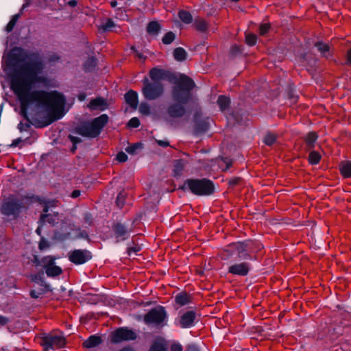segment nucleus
Segmentation results:
<instances>
[{
    "label": "nucleus",
    "mask_w": 351,
    "mask_h": 351,
    "mask_svg": "<svg viewBox=\"0 0 351 351\" xmlns=\"http://www.w3.org/2000/svg\"><path fill=\"white\" fill-rule=\"evenodd\" d=\"M37 55L27 53L21 48H15L10 54L11 60L15 63L24 62L20 71H16L12 76L10 88L20 102L21 114L27 119V109L32 104L42 106L51 110L53 120L62 117L66 104L64 96L57 92L45 90H32V86L38 82L37 74L43 69V64L37 60Z\"/></svg>",
    "instance_id": "f257e3e1"
},
{
    "label": "nucleus",
    "mask_w": 351,
    "mask_h": 351,
    "mask_svg": "<svg viewBox=\"0 0 351 351\" xmlns=\"http://www.w3.org/2000/svg\"><path fill=\"white\" fill-rule=\"evenodd\" d=\"M175 84L171 93L173 101L179 103L169 106L168 114L173 118L182 117L185 113L183 104H186L191 99V91L195 86L192 79L186 75H180L173 78Z\"/></svg>",
    "instance_id": "f03ea898"
},
{
    "label": "nucleus",
    "mask_w": 351,
    "mask_h": 351,
    "mask_svg": "<svg viewBox=\"0 0 351 351\" xmlns=\"http://www.w3.org/2000/svg\"><path fill=\"white\" fill-rule=\"evenodd\" d=\"M27 199V197H17L12 195L2 202L0 208L1 213L10 217V220L16 219L19 217L22 209L26 208L25 201Z\"/></svg>",
    "instance_id": "7ed1b4c3"
},
{
    "label": "nucleus",
    "mask_w": 351,
    "mask_h": 351,
    "mask_svg": "<svg viewBox=\"0 0 351 351\" xmlns=\"http://www.w3.org/2000/svg\"><path fill=\"white\" fill-rule=\"evenodd\" d=\"M108 121V117L104 114L91 121L84 122L76 128L77 134L89 138L97 137Z\"/></svg>",
    "instance_id": "20e7f679"
},
{
    "label": "nucleus",
    "mask_w": 351,
    "mask_h": 351,
    "mask_svg": "<svg viewBox=\"0 0 351 351\" xmlns=\"http://www.w3.org/2000/svg\"><path fill=\"white\" fill-rule=\"evenodd\" d=\"M253 246L254 243L252 241L232 243L224 249L223 256L233 259H247L250 258V254L253 252Z\"/></svg>",
    "instance_id": "39448f33"
},
{
    "label": "nucleus",
    "mask_w": 351,
    "mask_h": 351,
    "mask_svg": "<svg viewBox=\"0 0 351 351\" xmlns=\"http://www.w3.org/2000/svg\"><path fill=\"white\" fill-rule=\"evenodd\" d=\"M184 187L197 195H208L214 191L213 182L207 179H188L184 182Z\"/></svg>",
    "instance_id": "423d86ee"
},
{
    "label": "nucleus",
    "mask_w": 351,
    "mask_h": 351,
    "mask_svg": "<svg viewBox=\"0 0 351 351\" xmlns=\"http://www.w3.org/2000/svg\"><path fill=\"white\" fill-rule=\"evenodd\" d=\"M164 92V87L160 82H149L145 79L143 81L142 93L148 100H154L159 98Z\"/></svg>",
    "instance_id": "0eeeda50"
},
{
    "label": "nucleus",
    "mask_w": 351,
    "mask_h": 351,
    "mask_svg": "<svg viewBox=\"0 0 351 351\" xmlns=\"http://www.w3.org/2000/svg\"><path fill=\"white\" fill-rule=\"evenodd\" d=\"M167 318V312L163 306H159L149 311L143 317L147 325L163 326Z\"/></svg>",
    "instance_id": "6e6552de"
},
{
    "label": "nucleus",
    "mask_w": 351,
    "mask_h": 351,
    "mask_svg": "<svg viewBox=\"0 0 351 351\" xmlns=\"http://www.w3.org/2000/svg\"><path fill=\"white\" fill-rule=\"evenodd\" d=\"M136 338L137 335L133 330L121 327L111 333L110 341L112 343H119L123 341L135 340Z\"/></svg>",
    "instance_id": "1a4fd4ad"
},
{
    "label": "nucleus",
    "mask_w": 351,
    "mask_h": 351,
    "mask_svg": "<svg viewBox=\"0 0 351 351\" xmlns=\"http://www.w3.org/2000/svg\"><path fill=\"white\" fill-rule=\"evenodd\" d=\"M56 258L51 256H47L42 258V267L45 269L46 274L49 277L58 276L62 273V269L59 266L55 265Z\"/></svg>",
    "instance_id": "9d476101"
},
{
    "label": "nucleus",
    "mask_w": 351,
    "mask_h": 351,
    "mask_svg": "<svg viewBox=\"0 0 351 351\" xmlns=\"http://www.w3.org/2000/svg\"><path fill=\"white\" fill-rule=\"evenodd\" d=\"M68 257L75 265H82L91 259L92 254L87 250H75L69 252Z\"/></svg>",
    "instance_id": "9b49d317"
},
{
    "label": "nucleus",
    "mask_w": 351,
    "mask_h": 351,
    "mask_svg": "<svg viewBox=\"0 0 351 351\" xmlns=\"http://www.w3.org/2000/svg\"><path fill=\"white\" fill-rule=\"evenodd\" d=\"M43 341L47 349L60 348L65 344V339L60 335H47L43 338Z\"/></svg>",
    "instance_id": "f8f14e48"
},
{
    "label": "nucleus",
    "mask_w": 351,
    "mask_h": 351,
    "mask_svg": "<svg viewBox=\"0 0 351 351\" xmlns=\"http://www.w3.org/2000/svg\"><path fill=\"white\" fill-rule=\"evenodd\" d=\"M196 313L193 311H188L180 315L175 324L182 328H191L194 325Z\"/></svg>",
    "instance_id": "ddd939ff"
},
{
    "label": "nucleus",
    "mask_w": 351,
    "mask_h": 351,
    "mask_svg": "<svg viewBox=\"0 0 351 351\" xmlns=\"http://www.w3.org/2000/svg\"><path fill=\"white\" fill-rule=\"evenodd\" d=\"M250 269V265L246 262L235 263L228 267V273L236 276H247Z\"/></svg>",
    "instance_id": "4468645a"
},
{
    "label": "nucleus",
    "mask_w": 351,
    "mask_h": 351,
    "mask_svg": "<svg viewBox=\"0 0 351 351\" xmlns=\"http://www.w3.org/2000/svg\"><path fill=\"white\" fill-rule=\"evenodd\" d=\"M112 231L117 241L126 239L130 233V230L127 228L123 224L117 223L112 227Z\"/></svg>",
    "instance_id": "2eb2a0df"
},
{
    "label": "nucleus",
    "mask_w": 351,
    "mask_h": 351,
    "mask_svg": "<svg viewBox=\"0 0 351 351\" xmlns=\"http://www.w3.org/2000/svg\"><path fill=\"white\" fill-rule=\"evenodd\" d=\"M58 201H51L46 203L43 212L44 214H43L40 217V221L43 222L47 221L49 223H54L56 222L57 220V215L55 217L51 216L49 214H47V212L49 210V208L50 207H54L57 206Z\"/></svg>",
    "instance_id": "dca6fc26"
},
{
    "label": "nucleus",
    "mask_w": 351,
    "mask_h": 351,
    "mask_svg": "<svg viewBox=\"0 0 351 351\" xmlns=\"http://www.w3.org/2000/svg\"><path fill=\"white\" fill-rule=\"evenodd\" d=\"M88 108L91 110L104 111L108 108V104L105 99L102 97H97L90 100L88 105Z\"/></svg>",
    "instance_id": "f3484780"
},
{
    "label": "nucleus",
    "mask_w": 351,
    "mask_h": 351,
    "mask_svg": "<svg viewBox=\"0 0 351 351\" xmlns=\"http://www.w3.org/2000/svg\"><path fill=\"white\" fill-rule=\"evenodd\" d=\"M126 103L132 108L136 109L138 106V94L136 91L130 90L125 95Z\"/></svg>",
    "instance_id": "a211bd4d"
},
{
    "label": "nucleus",
    "mask_w": 351,
    "mask_h": 351,
    "mask_svg": "<svg viewBox=\"0 0 351 351\" xmlns=\"http://www.w3.org/2000/svg\"><path fill=\"white\" fill-rule=\"evenodd\" d=\"M101 343L99 336L91 335L83 342V346L86 348H92L99 346Z\"/></svg>",
    "instance_id": "6ab92c4d"
},
{
    "label": "nucleus",
    "mask_w": 351,
    "mask_h": 351,
    "mask_svg": "<svg viewBox=\"0 0 351 351\" xmlns=\"http://www.w3.org/2000/svg\"><path fill=\"white\" fill-rule=\"evenodd\" d=\"M149 351H167V344L163 338H158L151 346Z\"/></svg>",
    "instance_id": "aec40b11"
},
{
    "label": "nucleus",
    "mask_w": 351,
    "mask_h": 351,
    "mask_svg": "<svg viewBox=\"0 0 351 351\" xmlns=\"http://www.w3.org/2000/svg\"><path fill=\"white\" fill-rule=\"evenodd\" d=\"M165 72L162 69H152L149 71V77L152 82H160V80L164 79Z\"/></svg>",
    "instance_id": "412c9836"
},
{
    "label": "nucleus",
    "mask_w": 351,
    "mask_h": 351,
    "mask_svg": "<svg viewBox=\"0 0 351 351\" xmlns=\"http://www.w3.org/2000/svg\"><path fill=\"white\" fill-rule=\"evenodd\" d=\"M175 301L180 306H184L191 302V297L186 293H180L175 297Z\"/></svg>",
    "instance_id": "4be33fe9"
},
{
    "label": "nucleus",
    "mask_w": 351,
    "mask_h": 351,
    "mask_svg": "<svg viewBox=\"0 0 351 351\" xmlns=\"http://www.w3.org/2000/svg\"><path fill=\"white\" fill-rule=\"evenodd\" d=\"M160 30V25L156 21H152L148 23L147 32L152 35H157Z\"/></svg>",
    "instance_id": "5701e85b"
},
{
    "label": "nucleus",
    "mask_w": 351,
    "mask_h": 351,
    "mask_svg": "<svg viewBox=\"0 0 351 351\" xmlns=\"http://www.w3.org/2000/svg\"><path fill=\"white\" fill-rule=\"evenodd\" d=\"M315 45L323 56L328 57L330 56V47L328 45L322 42H317Z\"/></svg>",
    "instance_id": "b1692460"
},
{
    "label": "nucleus",
    "mask_w": 351,
    "mask_h": 351,
    "mask_svg": "<svg viewBox=\"0 0 351 351\" xmlns=\"http://www.w3.org/2000/svg\"><path fill=\"white\" fill-rule=\"evenodd\" d=\"M230 98L221 95L217 99V104L219 106L221 111L226 110L230 106Z\"/></svg>",
    "instance_id": "393cba45"
},
{
    "label": "nucleus",
    "mask_w": 351,
    "mask_h": 351,
    "mask_svg": "<svg viewBox=\"0 0 351 351\" xmlns=\"http://www.w3.org/2000/svg\"><path fill=\"white\" fill-rule=\"evenodd\" d=\"M340 172L344 178H351V162L341 165Z\"/></svg>",
    "instance_id": "a878e982"
},
{
    "label": "nucleus",
    "mask_w": 351,
    "mask_h": 351,
    "mask_svg": "<svg viewBox=\"0 0 351 351\" xmlns=\"http://www.w3.org/2000/svg\"><path fill=\"white\" fill-rule=\"evenodd\" d=\"M173 57L177 61H183L186 58V52L182 47L176 48L173 51Z\"/></svg>",
    "instance_id": "bb28decb"
},
{
    "label": "nucleus",
    "mask_w": 351,
    "mask_h": 351,
    "mask_svg": "<svg viewBox=\"0 0 351 351\" xmlns=\"http://www.w3.org/2000/svg\"><path fill=\"white\" fill-rule=\"evenodd\" d=\"M317 138L318 136L315 132H310L306 134L305 141L310 147H313L314 143L317 141Z\"/></svg>",
    "instance_id": "cd10ccee"
},
{
    "label": "nucleus",
    "mask_w": 351,
    "mask_h": 351,
    "mask_svg": "<svg viewBox=\"0 0 351 351\" xmlns=\"http://www.w3.org/2000/svg\"><path fill=\"white\" fill-rule=\"evenodd\" d=\"M178 16H179L180 20L184 23L189 24L192 22V20H193L192 16L187 11H184V10L180 11L178 13Z\"/></svg>",
    "instance_id": "c85d7f7f"
},
{
    "label": "nucleus",
    "mask_w": 351,
    "mask_h": 351,
    "mask_svg": "<svg viewBox=\"0 0 351 351\" xmlns=\"http://www.w3.org/2000/svg\"><path fill=\"white\" fill-rule=\"evenodd\" d=\"M320 159H321V156L318 152H317L315 151H313V152H310V154L308 155V161L311 165H316V164L319 163L320 161Z\"/></svg>",
    "instance_id": "c756f323"
},
{
    "label": "nucleus",
    "mask_w": 351,
    "mask_h": 351,
    "mask_svg": "<svg viewBox=\"0 0 351 351\" xmlns=\"http://www.w3.org/2000/svg\"><path fill=\"white\" fill-rule=\"evenodd\" d=\"M138 110L141 114L145 116H147L151 114L150 106L145 102H143L140 104Z\"/></svg>",
    "instance_id": "7c9ffc66"
},
{
    "label": "nucleus",
    "mask_w": 351,
    "mask_h": 351,
    "mask_svg": "<svg viewBox=\"0 0 351 351\" xmlns=\"http://www.w3.org/2000/svg\"><path fill=\"white\" fill-rule=\"evenodd\" d=\"M184 169V165L182 161L178 160L174 164L173 172L174 175L178 176H180Z\"/></svg>",
    "instance_id": "2f4dec72"
},
{
    "label": "nucleus",
    "mask_w": 351,
    "mask_h": 351,
    "mask_svg": "<svg viewBox=\"0 0 351 351\" xmlns=\"http://www.w3.org/2000/svg\"><path fill=\"white\" fill-rule=\"evenodd\" d=\"M276 141V136L272 133H268L264 137L263 142L265 145L271 146Z\"/></svg>",
    "instance_id": "473e14b6"
},
{
    "label": "nucleus",
    "mask_w": 351,
    "mask_h": 351,
    "mask_svg": "<svg viewBox=\"0 0 351 351\" xmlns=\"http://www.w3.org/2000/svg\"><path fill=\"white\" fill-rule=\"evenodd\" d=\"M19 14H15L14 15L11 20L9 21L8 25H6L5 30L8 32H10L14 29L17 21L19 20Z\"/></svg>",
    "instance_id": "72a5a7b5"
},
{
    "label": "nucleus",
    "mask_w": 351,
    "mask_h": 351,
    "mask_svg": "<svg viewBox=\"0 0 351 351\" xmlns=\"http://www.w3.org/2000/svg\"><path fill=\"white\" fill-rule=\"evenodd\" d=\"M175 39V34L172 32H167L162 38V43L165 45L171 43Z\"/></svg>",
    "instance_id": "f704fd0d"
},
{
    "label": "nucleus",
    "mask_w": 351,
    "mask_h": 351,
    "mask_svg": "<svg viewBox=\"0 0 351 351\" xmlns=\"http://www.w3.org/2000/svg\"><path fill=\"white\" fill-rule=\"evenodd\" d=\"M257 36L253 34H249L245 36V41L250 46H254L256 43Z\"/></svg>",
    "instance_id": "c9c22d12"
},
{
    "label": "nucleus",
    "mask_w": 351,
    "mask_h": 351,
    "mask_svg": "<svg viewBox=\"0 0 351 351\" xmlns=\"http://www.w3.org/2000/svg\"><path fill=\"white\" fill-rule=\"evenodd\" d=\"M195 27L197 30L204 32L207 29V23L204 20H199L195 22Z\"/></svg>",
    "instance_id": "e433bc0d"
},
{
    "label": "nucleus",
    "mask_w": 351,
    "mask_h": 351,
    "mask_svg": "<svg viewBox=\"0 0 351 351\" xmlns=\"http://www.w3.org/2000/svg\"><path fill=\"white\" fill-rule=\"evenodd\" d=\"M115 26L112 19H108L106 22L102 25L101 27L104 31H109Z\"/></svg>",
    "instance_id": "4c0bfd02"
},
{
    "label": "nucleus",
    "mask_w": 351,
    "mask_h": 351,
    "mask_svg": "<svg viewBox=\"0 0 351 351\" xmlns=\"http://www.w3.org/2000/svg\"><path fill=\"white\" fill-rule=\"evenodd\" d=\"M270 29V25L269 23L261 24L259 27V34L263 36L267 34Z\"/></svg>",
    "instance_id": "58836bf2"
},
{
    "label": "nucleus",
    "mask_w": 351,
    "mask_h": 351,
    "mask_svg": "<svg viewBox=\"0 0 351 351\" xmlns=\"http://www.w3.org/2000/svg\"><path fill=\"white\" fill-rule=\"evenodd\" d=\"M140 125V121L137 117L132 118L128 123V127L136 128H138Z\"/></svg>",
    "instance_id": "ea45409f"
},
{
    "label": "nucleus",
    "mask_w": 351,
    "mask_h": 351,
    "mask_svg": "<svg viewBox=\"0 0 351 351\" xmlns=\"http://www.w3.org/2000/svg\"><path fill=\"white\" fill-rule=\"evenodd\" d=\"M96 65V60L93 58H90L84 65V68L86 71H89L92 67H95Z\"/></svg>",
    "instance_id": "a19ab883"
},
{
    "label": "nucleus",
    "mask_w": 351,
    "mask_h": 351,
    "mask_svg": "<svg viewBox=\"0 0 351 351\" xmlns=\"http://www.w3.org/2000/svg\"><path fill=\"white\" fill-rule=\"evenodd\" d=\"M117 159L119 162H123L128 160V156L125 153L121 152L117 154Z\"/></svg>",
    "instance_id": "79ce46f5"
},
{
    "label": "nucleus",
    "mask_w": 351,
    "mask_h": 351,
    "mask_svg": "<svg viewBox=\"0 0 351 351\" xmlns=\"http://www.w3.org/2000/svg\"><path fill=\"white\" fill-rule=\"evenodd\" d=\"M208 123L204 121L202 123H197V130L198 132H204L208 129Z\"/></svg>",
    "instance_id": "37998d69"
},
{
    "label": "nucleus",
    "mask_w": 351,
    "mask_h": 351,
    "mask_svg": "<svg viewBox=\"0 0 351 351\" xmlns=\"http://www.w3.org/2000/svg\"><path fill=\"white\" fill-rule=\"evenodd\" d=\"M124 201V195L123 193H119L117 198V204L119 207L122 208Z\"/></svg>",
    "instance_id": "c03bdc74"
},
{
    "label": "nucleus",
    "mask_w": 351,
    "mask_h": 351,
    "mask_svg": "<svg viewBox=\"0 0 351 351\" xmlns=\"http://www.w3.org/2000/svg\"><path fill=\"white\" fill-rule=\"evenodd\" d=\"M49 247V244L47 241H46L44 239H41L40 243H39V249L40 250H43L46 248H48Z\"/></svg>",
    "instance_id": "a18cd8bd"
},
{
    "label": "nucleus",
    "mask_w": 351,
    "mask_h": 351,
    "mask_svg": "<svg viewBox=\"0 0 351 351\" xmlns=\"http://www.w3.org/2000/svg\"><path fill=\"white\" fill-rule=\"evenodd\" d=\"M125 10L122 8H119L115 10V17L121 19L124 15Z\"/></svg>",
    "instance_id": "49530a36"
},
{
    "label": "nucleus",
    "mask_w": 351,
    "mask_h": 351,
    "mask_svg": "<svg viewBox=\"0 0 351 351\" xmlns=\"http://www.w3.org/2000/svg\"><path fill=\"white\" fill-rule=\"evenodd\" d=\"M29 127H30V125H29V123H23L22 122H21V123L18 125V129H19L21 132H23V131L27 130Z\"/></svg>",
    "instance_id": "de8ad7c7"
},
{
    "label": "nucleus",
    "mask_w": 351,
    "mask_h": 351,
    "mask_svg": "<svg viewBox=\"0 0 351 351\" xmlns=\"http://www.w3.org/2000/svg\"><path fill=\"white\" fill-rule=\"evenodd\" d=\"M182 346L180 343H173L171 346V351H182Z\"/></svg>",
    "instance_id": "09e8293b"
},
{
    "label": "nucleus",
    "mask_w": 351,
    "mask_h": 351,
    "mask_svg": "<svg viewBox=\"0 0 351 351\" xmlns=\"http://www.w3.org/2000/svg\"><path fill=\"white\" fill-rule=\"evenodd\" d=\"M137 145H133L132 146H129L126 148V151L129 154H134L136 149H138Z\"/></svg>",
    "instance_id": "8fccbe9b"
},
{
    "label": "nucleus",
    "mask_w": 351,
    "mask_h": 351,
    "mask_svg": "<svg viewBox=\"0 0 351 351\" xmlns=\"http://www.w3.org/2000/svg\"><path fill=\"white\" fill-rule=\"evenodd\" d=\"M41 295L40 293L36 291L35 290H32L30 291V295L32 298H38Z\"/></svg>",
    "instance_id": "3c124183"
},
{
    "label": "nucleus",
    "mask_w": 351,
    "mask_h": 351,
    "mask_svg": "<svg viewBox=\"0 0 351 351\" xmlns=\"http://www.w3.org/2000/svg\"><path fill=\"white\" fill-rule=\"evenodd\" d=\"M69 138L71 140V141L74 144H77L78 143L80 142V140L78 137H75V136H69Z\"/></svg>",
    "instance_id": "603ef678"
},
{
    "label": "nucleus",
    "mask_w": 351,
    "mask_h": 351,
    "mask_svg": "<svg viewBox=\"0 0 351 351\" xmlns=\"http://www.w3.org/2000/svg\"><path fill=\"white\" fill-rule=\"evenodd\" d=\"M8 322V318L0 315V324L5 325Z\"/></svg>",
    "instance_id": "864d4df0"
},
{
    "label": "nucleus",
    "mask_w": 351,
    "mask_h": 351,
    "mask_svg": "<svg viewBox=\"0 0 351 351\" xmlns=\"http://www.w3.org/2000/svg\"><path fill=\"white\" fill-rule=\"evenodd\" d=\"M33 263L35 264L36 266H42V260L40 261L36 256L34 257Z\"/></svg>",
    "instance_id": "5fc2aeb1"
},
{
    "label": "nucleus",
    "mask_w": 351,
    "mask_h": 351,
    "mask_svg": "<svg viewBox=\"0 0 351 351\" xmlns=\"http://www.w3.org/2000/svg\"><path fill=\"white\" fill-rule=\"evenodd\" d=\"M22 141V140L19 138H16V139H14L12 143V147H16L18 146V145Z\"/></svg>",
    "instance_id": "6e6d98bb"
},
{
    "label": "nucleus",
    "mask_w": 351,
    "mask_h": 351,
    "mask_svg": "<svg viewBox=\"0 0 351 351\" xmlns=\"http://www.w3.org/2000/svg\"><path fill=\"white\" fill-rule=\"evenodd\" d=\"M80 195V191L79 190H75L71 193V197L73 198H76Z\"/></svg>",
    "instance_id": "4d7b16f0"
},
{
    "label": "nucleus",
    "mask_w": 351,
    "mask_h": 351,
    "mask_svg": "<svg viewBox=\"0 0 351 351\" xmlns=\"http://www.w3.org/2000/svg\"><path fill=\"white\" fill-rule=\"evenodd\" d=\"M157 143L159 145L162 146V147H167L169 145V143L167 141H161V140L157 141Z\"/></svg>",
    "instance_id": "13d9d810"
},
{
    "label": "nucleus",
    "mask_w": 351,
    "mask_h": 351,
    "mask_svg": "<svg viewBox=\"0 0 351 351\" xmlns=\"http://www.w3.org/2000/svg\"><path fill=\"white\" fill-rule=\"evenodd\" d=\"M119 351H135V350L132 347L125 346V347L121 348V350H119Z\"/></svg>",
    "instance_id": "bf43d9fd"
},
{
    "label": "nucleus",
    "mask_w": 351,
    "mask_h": 351,
    "mask_svg": "<svg viewBox=\"0 0 351 351\" xmlns=\"http://www.w3.org/2000/svg\"><path fill=\"white\" fill-rule=\"evenodd\" d=\"M347 60L348 62L351 64V49L348 51L347 53Z\"/></svg>",
    "instance_id": "052dcab7"
},
{
    "label": "nucleus",
    "mask_w": 351,
    "mask_h": 351,
    "mask_svg": "<svg viewBox=\"0 0 351 351\" xmlns=\"http://www.w3.org/2000/svg\"><path fill=\"white\" fill-rule=\"evenodd\" d=\"M86 97V95L85 93H80L79 95H78V99L80 101H84Z\"/></svg>",
    "instance_id": "680f3d73"
},
{
    "label": "nucleus",
    "mask_w": 351,
    "mask_h": 351,
    "mask_svg": "<svg viewBox=\"0 0 351 351\" xmlns=\"http://www.w3.org/2000/svg\"><path fill=\"white\" fill-rule=\"evenodd\" d=\"M69 4L71 6L74 7V6H75V5H76L77 2H76L75 1H74V0H73V1H69Z\"/></svg>",
    "instance_id": "e2e57ef3"
},
{
    "label": "nucleus",
    "mask_w": 351,
    "mask_h": 351,
    "mask_svg": "<svg viewBox=\"0 0 351 351\" xmlns=\"http://www.w3.org/2000/svg\"><path fill=\"white\" fill-rule=\"evenodd\" d=\"M117 5V2L116 1H112L110 2V5L112 8H115Z\"/></svg>",
    "instance_id": "0e129e2a"
},
{
    "label": "nucleus",
    "mask_w": 351,
    "mask_h": 351,
    "mask_svg": "<svg viewBox=\"0 0 351 351\" xmlns=\"http://www.w3.org/2000/svg\"><path fill=\"white\" fill-rule=\"evenodd\" d=\"M36 232H37V234H40V227H38V228L36 229Z\"/></svg>",
    "instance_id": "69168bd1"
},
{
    "label": "nucleus",
    "mask_w": 351,
    "mask_h": 351,
    "mask_svg": "<svg viewBox=\"0 0 351 351\" xmlns=\"http://www.w3.org/2000/svg\"><path fill=\"white\" fill-rule=\"evenodd\" d=\"M54 60H55V59H53V58H50V60H51V61H53Z\"/></svg>",
    "instance_id": "338daca9"
}]
</instances>
